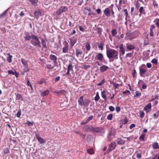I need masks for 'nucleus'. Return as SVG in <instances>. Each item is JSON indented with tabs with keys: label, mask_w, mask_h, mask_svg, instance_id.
<instances>
[{
	"label": "nucleus",
	"mask_w": 159,
	"mask_h": 159,
	"mask_svg": "<svg viewBox=\"0 0 159 159\" xmlns=\"http://www.w3.org/2000/svg\"><path fill=\"white\" fill-rule=\"evenodd\" d=\"M156 28L155 26L154 25H151L150 30V36L152 37L154 35L153 30Z\"/></svg>",
	"instance_id": "obj_17"
},
{
	"label": "nucleus",
	"mask_w": 159,
	"mask_h": 159,
	"mask_svg": "<svg viewBox=\"0 0 159 159\" xmlns=\"http://www.w3.org/2000/svg\"><path fill=\"white\" fill-rule=\"evenodd\" d=\"M153 22L155 23L157 28L159 29V18L155 19Z\"/></svg>",
	"instance_id": "obj_26"
},
{
	"label": "nucleus",
	"mask_w": 159,
	"mask_h": 159,
	"mask_svg": "<svg viewBox=\"0 0 159 159\" xmlns=\"http://www.w3.org/2000/svg\"><path fill=\"white\" fill-rule=\"evenodd\" d=\"M151 62L154 63L155 65H157L158 64V61L155 58H154L151 61Z\"/></svg>",
	"instance_id": "obj_48"
},
{
	"label": "nucleus",
	"mask_w": 159,
	"mask_h": 159,
	"mask_svg": "<svg viewBox=\"0 0 159 159\" xmlns=\"http://www.w3.org/2000/svg\"><path fill=\"white\" fill-rule=\"evenodd\" d=\"M133 53H127L126 55V57H132V54Z\"/></svg>",
	"instance_id": "obj_58"
},
{
	"label": "nucleus",
	"mask_w": 159,
	"mask_h": 159,
	"mask_svg": "<svg viewBox=\"0 0 159 159\" xmlns=\"http://www.w3.org/2000/svg\"><path fill=\"white\" fill-rule=\"evenodd\" d=\"M87 151L90 154H92L94 153L93 149L92 148L87 149Z\"/></svg>",
	"instance_id": "obj_37"
},
{
	"label": "nucleus",
	"mask_w": 159,
	"mask_h": 159,
	"mask_svg": "<svg viewBox=\"0 0 159 159\" xmlns=\"http://www.w3.org/2000/svg\"><path fill=\"white\" fill-rule=\"evenodd\" d=\"M49 58L51 60L53 61L54 63H57V58L56 56L51 54Z\"/></svg>",
	"instance_id": "obj_13"
},
{
	"label": "nucleus",
	"mask_w": 159,
	"mask_h": 159,
	"mask_svg": "<svg viewBox=\"0 0 159 159\" xmlns=\"http://www.w3.org/2000/svg\"><path fill=\"white\" fill-rule=\"evenodd\" d=\"M63 47L62 48V52L64 53H68L69 52V44L66 41H64L63 43Z\"/></svg>",
	"instance_id": "obj_5"
},
{
	"label": "nucleus",
	"mask_w": 159,
	"mask_h": 159,
	"mask_svg": "<svg viewBox=\"0 0 159 159\" xmlns=\"http://www.w3.org/2000/svg\"><path fill=\"white\" fill-rule=\"evenodd\" d=\"M15 95L16 96V100H23V97L21 94L17 93H15Z\"/></svg>",
	"instance_id": "obj_21"
},
{
	"label": "nucleus",
	"mask_w": 159,
	"mask_h": 159,
	"mask_svg": "<svg viewBox=\"0 0 159 159\" xmlns=\"http://www.w3.org/2000/svg\"><path fill=\"white\" fill-rule=\"evenodd\" d=\"M75 66L73 63L70 62V63L69 64L67 68V70H70L71 71H73V68Z\"/></svg>",
	"instance_id": "obj_14"
},
{
	"label": "nucleus",
	"mask_w": 159,
	"mask_h": 159,
	"mask_svg": "<svg viewBox=\"0 0 159 159\" xmlns=\"http://www.w3.org/2000/svg\"><path fill=\"white\" fill-rule=\"evenodd\" d=\"M135 47L132 45H127V49L129 50H131L135 48Z\"/></svg>",
	"instance_id": "obj_28"
},
{
	"label": "nucleus",
	"mask_w": 159,
	"mask_h": 159,
	"mask_svg": "<svg viewBox=\"0 0 159 159\" xmlns=\"http://www.w3.org/2000/svg\"><path fill=\"white\" fill-rule=\"evenodd\" d=\"M60 94H64L65 95H66L67 93V92L64 90H60Z\"/></svg>",
	"instance_id": "obj_53"
},
{
	"label": "nucleus",
	"mask_w": 159,
	"mask_h": 159,
	"mask_svg": "<svg viewBox=\"0 0 159 159\" xmlns=\"http://www.w3.org/2000/svg\"><path fill=\"white\" fill-rule=\"evenodd\" d=\"M45 68L48 69H52V66L51 64H47Z\"/></svg>",
	"instance_id": "obj_56"
},
{
	"label": "nucleus",
	"mask_w": 159,
	"mask_h": 159,
	"mask_svg": "<svg viewBox=\"0 0 159 159\" xmlns=\"http://www.w3.org/2000/svg\"><path fill=\"white\" fill-rule=\"evenodd\" d=\"M117 34V32L116 29L113 30L111 31L112 35L113 36H115Z\"/></svg>",
	"instance_id": "obj_40"
},
{
	"label": "nucleus",
	"mask_w": 159,
	"mask_h": 159,
	"mask_svg": "<svg viewBox=\"0 0 159 159\" xmlns=\"http://www.w3.org/2000/svg\"><path fill=\"white\" fill-rule=\"evenodd\" d=\"M99 98L100 97L98 93V92L96 93V95L94 99L95 101H98L99 99Z\"/></svg>",
	"instance_id": "obj_44"
},
{
	"label": "nucleus",
	"mask_w": 159,
	"mask_h": 159,
	"mask_svg": "<svg viewBox=\"0 0 159 159\" xmlns=\"http://www.w3.org/2000/svg\"><path fill=\"white\" fill-rule=\"evenodd\" d=\"M84 96H82L79 98L78 100L79 104L81 106H87L90 102V100L89 99H86L84 101Z\"/></svg>",
	"instance_id": "obj_3"
},
{
	"label": "nucleus",
	"mask_w": 159,
	"mask_h": 159,
	"mask_svg": "<svg viewBox=\"0 0 159 159\" xmlns=\"http://www.w3.org/2000/svg\"><path fill=\"white\" fill-rule=\"evenodd\" d=\"M29 1L31 2L32 5L36 6L37 5L38 0H29Z\"/></svg>",
	"instance_id": "obj_29"
},
{
	"label": "nucleus",
	"mask_w": 159,
	"mask_h": 159,
	"mask_svg": "<svg viewBox=\"0 0 159 159\" xmlns=\"http://www.w3.org/2000/svg\"><path fill=\"white\" fill-rule=\"evenodd\" d=\"M99 48L102 50L103 49V44L102 42H98L97 43Z\"/></svg>",
	"instance_id": "obj_31"
},
{
	"label": "nucleus",
	"mask_w": 159,
	"mask_h": 159,
	"mask_svg": "<svg viewBox=\"0 0 159 159\" xmlns=\"http://www.w3.org/2000/svg\"><path fill=\"white\" fill-rule=\"evenodd\" d=\"M8 73L9 74L15 75L16 73V70L13 71L12 70H9L8 71Z\"/></svg>",
	"instance_id": "obj_42"
},
{
	"label": "nucleus",
	"mask_w": 159,
	"mask_h": 159,
	"mask_svg": "<svg viewBox=\"0 0 159 159\" xmlns=\"http://www.w3.org/2000/svg\"><path fill=\"white\" fill-rule=\"evenodd\" d=\"M42 11L40 10H38L35 11L34 13V16L37 17H39L42 15Z\"/></svg>",
	"instance_id": "obj_20"
},
{
	"label": "nucleus",
	"mask_w": 159,
	"mask_h": 159,
	"mask_svg": "<svg viewBox=\"0 0 159 159\" xmlns=\"http://www.w3.org/2000/svg\"><path fill=\"white\" fill-rule=\"evenodd\" d=\"M49 93V91L48 90L43 91L41 93V95L43 97L48 95Z\"/></svg>",
	"instance_id": "obj_27"
},
{
	"label": "nucleus",
	"mask_w": 159,
	"mask_h": 159,
	"mask_svg": "<svg viewBox=\"0 0 159 159\" xmlns=\"http://www.w3.org/2000/svg\"><path fill=\"white\" fill-rule=\"evenodd\" d=\"M75 52L76 56L77 57H81L83 53L82 50L79 45L76 48Z\"/></svg>",
	"instance_id": "obj_6"
},
{
	"label": "nucleus",
	"mask_w": 159,
	"mask_h": 159,
	"mask_svg": "<svg viewBox=\"0 0 159 159\" xmlns=\"http://www.w3.org/2000/svg\"><path fill=\"white\" fill-rule=\"evenodd\" d=\"M125 2V1L123 0H119V5L120 7L121 6L122 3H124Z\"/></svg>",
	"instance_id": "obj_57"
},
{
	"label": "nucleus",
	"mask_w": 159,
	"mask_h": 159,
	"mask_svg": "<svg viewBox=\"0 0 159 159\" xmlns=\"http://www.w3.org/2000/svg\"><path fill=\"white\" fill-rule=\"evenodd\" d=\"M135 7L137 9H138L140 7V5L138 2H136L135 4Z\"/></svg>",
	"instance_id": "obj_63"
},
{
	"label": "nucleus",
	"mask_w": 159,
	"mask_h": 159,
	"mask_svg": "<svg viewBox=\"0 0 159 159\" xmlns=\"http://www.w3.org/2000/svg\"><path fill=\"white\" fill-rule=\"evenodd\" d=\"M109 68V67L107 66L103 65L100 67V70L101 72H103L106 71Z\"/></svg>",
	"instance_id": "obj_18"
},
{
	"label": "nucleus",
	"mask_w": 159,
	"mask_h": 159,
	"mask_svg": "<svg viewBox=\"0 0 159 159\" xmlns=\"http://www.w3.org/2000/svg\"><path fill=\"white\" fill-rule=\"evenodd\" d=\"M158 116V113L157 112L153 114V118L154 119H156L157 118Z\"/></svg>",
	"instance_id": "obj_54"
},
{
	"label": "nucleus",
	"mask_w": 159,
	"mask_h": 159,
	"mask_svg": "<svg viewBox=\"0 0 159 159\" xmlns=\"http://www.w3.org/2000/svg\"><path fill=\"white\" fill-rule=\"evenodd\" d=\"M60 9L63 12L65 11L68 10L66 6L62 7L60 8Z\"/></svg>",
	"instance_id": "obj_43"
},
{
	"label": "nucleus",
	"mask_w": 159,
	"mask_h": 159,
	"mask_svg": "<svg viewBox=\"0 0 159 159\" xmlns=\"http://www.w3.org/2000/svg\"><path fill=\"white\" fill-rule=\"evenodd\" d=\"M63 12L61 11V9H60V8L56 12V14L59 16Z\"/></svg>",
	"instance_id": "obj_49"
},
{
	"label": "nucleus",
	"mask_w": 159,
	"mask_h": 159,
	"mask_svg": "<svg viewBox=\"0 0 159 159\" xmlns=\"http://www.w3.org/2000/svg\"><path fill=\"white\" fill-rule=\"evenodd\" d=\"M152 147L153 149H158L159 148V146L157 143H155L152 145Z\"/></svg>",
	"instance_id": "obj_33"
},
{
	"label": "nucleus",
	"mask_w": 159,
	"mask_h": 159,
	"mask_svg": "<svg viewBox=\"0 0 159 159\" xmlns=\"http://www.w3.org/2000/svg\"><path fill=\"white\" fill-rule=\"evenodd\" d=\"M121 52L123 54H124L125 53V49L122 45H121L120 47Z\"/></svg>",
	"instance_id": "obj_45"
},
{
	"label": "nucleus",
	"mask_w": 159,
	"mask_h": 159,
	"mask_svg": "<svg viewBox=\"0 0 159 159\" xmlns=\"http://www.w3.org/2000/svg\"><path fill=\"white\" fill-rule=\"evenodd\" d=\"M36 137L38 141L41 144L44 143L45 142L44 139L37 135H36Z\"/></svg>",
	"instance_id": "obj_19"
},
{
	"label": "nucleus",
	"mask_w": 159,
	"mask_h": 159,
	"mask_svg": "<svg viewBox=\"0 0 159 159\" xmlns=\"http://www.w3.org/2000/svg\"><path fill=\"white\" fill-rule=\"evenodd\" d=\"M139 16H140L142 15V14H145V10L143 7H140L139 9Z\"/></svg>",
	"instance_id": "obj_22"
},
{
	"label": "nucleus",
	"mask_w": 159,
	"mask_h": 159,
	"mask_svg": "<svg viewBox=\"0 0 159 159\" xmlns=\"http://www.w3.org/2000/svg\"><path fill=\"white\" fill-rule=\"evenodd\" d=\"M105 81L104 79H103L100 83L97 84L98 86H101L105 83Z\"/></svg>",
	"instance_id": "obj_47"
},
{
	"label": "nucleus",
	"mask_w": 159,
	"mask_h": 159,
	"mask_svg": "<svg viewBox=\"0 0 159 159\" xmlns=\"http://www.w3.org/2000/svg\"><path fill=\"white\" fill-rule=\"evenodd\" d=\"M159 96L157 94H155L154 96H152V99L150 101H152L156 99H158Z\"/></svg>",
	"instance_id": "obj_38"
},
{
	"label": "nucleus",
	"mask_w": 159,
	"mask_h": 159,
	"mask_svg": "<svg viewBox=\"0 0 159 159\" xmlns=\"http://www.w3.org/2000/svg\"><path fill=\"white\" fill-rule=\"evenodd\" d=\"M124 11L125 12V16H126V18L127 17H128V12L127 11V10L126 9H124Z\"/></svg>",
	"instance_id": "obj_60"
},
{
	"label": "nucleus",
	"mask_w": 159,
	"mask_h": 159,
	"mask_svg": "<svg viewBox=\"0 0 159 159\" xmlns=\"http://www.w3.org/2000/svg\"><path fill=\"white\" fill-rule=\"evenodd\" d=\"M113 118V115L111 114H110L107 116V119L108 120H111Z\"/></svg>",
	"instance_id": "obj_46"
},
{
	"label": "nucleus",
	"mask_w": 159,
	"mask_h": 159,
	"mask_svg": "<svg viewBox=\"0 0 159 159\" xmlns=\"http://www.w3.org/2000/svg\"><path fill=\"white\" fill-rule=\"evenodd\" d=\"M135 93V94L134 95V97H140L141 95V93L140 92H139L138 91H136Z\"/></svg>",
	"instance_id": "obj_39"
},
{
	"label": "nucleus",
	"mask_w": 159,
	"mask_h": 159,
	"mask_svg": "<svg viewBox=\"0 0 159 159\" xmlns=\"http://www.w3.org/2000/svg\"><path fill=\"white\" fill-rule=\"evenodd\" d=\"M92 127H93V126L89 125H86L83 128V131L84 132H91Z\"/></svg>",
	"instance_id": "obj_10"
},
{
	"label": "nucleus",
	"mask_w": 159,
	"mask_h": 159,
	"mask_svg": "<svg viewBox=\"0 0 159 159\" xmlns=\"http://www.w3.org/2000/svg\"><path fill=\"white\" fill-rule=\"evenodd\" d=\"M101 95L102 98L106 100L107 99V96L106 94V92L104 90H103L101 92Z\"/></svg>",
	"instance_id": "obj_32"
},
{
	"label": "nucleus",
	"mask_w": 159,
	"mask_h": 159,
	"mask_svg": "<svg viewBox=\"0 0 159 159\" xmlns=\"http://www.w3.org/2000/svg\"><path fill=\"white\" fill-rule=\"evenodd\" d=\"M104 14L107 16H110V11L109 7L105 9L104 11Z\"/></svg>",
	"instance_id": "obj_15"
},
{
	"label": "nucleus",
	"mask_w": 159,
	"mask_h": 159,
	"mask_svg": "<svg viewBox=\"0 0 159 159\" xmlns=\"http://www.w3.org/2000/svg\"><path fill=\"white\" fill-rule=\"evenodd\" d=\"M85 47L87 51H89L91 49V46L89 42H87L85 43Z\"/></svg>",
	"instance_id": "obj_30"
},
{
	"label": "nucleus",
	"mask_w": 159,
	"mask_h": 159,
	"mask_svg": "<svg viewBox=\"0 0 159 159\" xmlns=\"http://www.w3.org/2000/svg\"><path fill=\"white\" fill-rule=\"evenodd\" d=\"M139 74L141 77H144V74L148 71V69H142L141 67H139Z\"/></svg>",
	"instance_id": "obj_11"
},
{
	"label": "nucleus",
	"mask_w": 159,
	"mask_h": 159,
	"mask_svg": "<svg viewBox=\"0 0 159 159\" xmlns=\"http://www.w3.org/2000/svg\"><path fill=\"white\" fill-rule=\"evenodd\" d=\"M149 44V40L148 39L147 40H145L144 41V42L143 43L144 45L146 46L147 45Z\"/></svg>",
	"instance_id": "obj_55"
},
{
	"label": "nucleus",
	"mask_w": 159,
	"mask_h": 159,
	"mask_svg": "<svg viewBox=\"0 0 159 159\" xmlns=\"http://www.w3.org/2000/svg\"><path fill=\"white\" fill-rule=\"evenodd\" d=\"M31 39V36H30L29 35H26L24 37V39L25 41H26L28 40H30Z\"/></svg>",
	"instance_id": "obj_35"
},
{
	"label": "nucleus",
	"mask_w": 159,
	"mask_h": 159,
	"mask_svg": "<svg viewBox=\"0 0 159 159\" xmlns=\"http://www.w3.org/2000/svg\"><path fill=\"white\" fill-rule=\"evenodd\" d=\"M114 6V5L113 4H112L110 6H109V8H110V12H111L112 16L113 17H115V12L113 10V7Z\"/></svg>",
	"instance_id": "obj_24"
},
{
	"label": "nucleus",
	"mask_w": 159,
	"mask_h": 159,
	"mask_svg": "<svg viewBox=\"0 0 159 159\" xmlns=\"http://www.w3.org/2000/svg\"><path fill=\"white\" fill-rule=\"evenodd\" d=\"M31 39L32 40L30 43L33 45L39 48L41 47V42L36 36L34 34L32 35Z\"/></svg>",
	"instance_id": "obj_2"
},
{
	"label": "nucleus",
	"mask_w": 159,
	"mask_h": 159,
	"mask_svg": "<svg viewBox=\"0 0 159 159\" xmlns=\"http://www.w3.org/2000/svg\"><path fill=\"white\" fill-rule=\"evenodd\" d=\"M95 58L98 60L102 62L104 59V56L101 53H97Z\"/></svg>",
	"instance_id": "obj_7"
},
{
	"label": "nucleus",
	"mask_w": 159,
	"mask_h": 159,
	"mask_svg": "<svg viewBox=\"0 0 159 159\" xmlns=\"http://www.w3.org/2000/svg\"><path fill=\"white\" fill-rule=\"evenodd\" d=\"M3 151L5 153L8 154L10 152V151H9L8 148H4Z\"/></svg>",
	"instance_id": "obj_51"
},
{
	"label": "nucleus",
	"mask_w": 159,
	"mask_h": 159,
	"mask_svg": "<svg viewBox=\"0 0 159 159\" xmlns=\"http://www.w3.org/2000/svg\"><path fill=\"white\" fill-rule=\"evenodd\" d=\"M12 57V56L11 55H10L9 57L7 58V61L9 63H11L12 61L11 59V58Z\"/></svg>",
	"instance_id": "obj_52"
},
{
	"label": "nucleus",
	"mask_w": 159,
	"mask_h": 159,
	"mask_svg": "<svg viewBox=\"0 0 159 159\" xmlns=\"http://www.w3.org/2000/svg\"><path fill=\"white\" fill-rule=\"evenodd\" d=\"M144 115L145 114L143 111L141 110L139 111V116L140 117L143 118L144 116Z\"/></svg>",
	"instance_id": "obj_41"
},
{
	"label": "nucleus",
	"mask_w": 159,
	"mask_h": 159,
	"mask_svg": "<svg viewBox=\"0 0 159 159\" xmlns=\"http://www.w3.org/2000/svg\"><path fill=\"white\" fill-rule=\"evenodd\" d=\"M70 42L71 47L72 48L76 43L77 40V39L75 37H73L70 39Z\"/></svg>",
	"instance_id": "obj_9"
},
{
	"label": "nucleus",
	"mask_w": 159,
	"mask_h": 159,
	"mask_svg": "<svg viewBox=\"0 0 159 159\" xmlns=\"http://www.w3.org/2000/svg\"><path fill=\"white\" fill-rule=\"evenodd\" d=\"M96 31L100 35L102 34V28L98 27L96 28Z\"/></svg>",
	"instance_id": "obj_34"
},
{
	"label": "nucleus",
	"mask_w": 159,
	"mask_h": 159,
	"mask_svg": "<svg viewBox=\"0 0 159 159\" xmlns=\"http://www.w3.org/2000/svg\"><path fill=\"white\" fill-rule=\"evenodd\" d=\"M26 124H27L29 126H30V125H32L33 124V122H32L29 121H27Z\"/></svg>",
	"instance_id": "obj_59"
},
{
	"label": "nucleus",
	"mask_w": 159,
	"mask_h": 159,
	"mask_svg": "<svg viewBox=\"0 0 159 159\" xmlns=\"http://www.w3.org/2000/svg\"><path fill=\"white\" fill-rule=\"evenodd\" d=\"M91 132H93L94 133H97L99 132L101 133L105 132V130L103 128L101 127H94L93 126L92 127Z\"/></svg>",
	"instance_id": "obj_4"
},
{
	"label": "nucleus",
	"mask_w": 159,
	"mask_h": 159,
	"mask_svg": "<svg viewBox=\"0 0 159 159\" xmlns=\"http://www.w3.org/2000/svg\"><path fill=\"white\" fill-rule=\"evenodd\" d=\"M144 137H145V135L142 134L140 137L139 139L140 140L141 139L143 141L144 139Z\"/></svg>",
	"instance_id": "obj_64"
},
{
	"label": "nucleus",
	"mask_w": 159,
	"mask_h": 159,
	"mask_svg": "<svg viewBox=\"0 0 159 159\" xmlns=\"http://www.w3.org/2000/svg\"><path fill=\"white\" fill-rule=\"evenodd\" d=\"M117 143L120 145H123L125 143V141L121 138H118L117 139Z\"/></svg>",
	"instance_id": "obj_23"
},
{
	"label": "nucleus",
	"mask_w": 159,
	"mask_h": 159,
	"mask_svg": "<svg viewBox=\"0 0 159 159\" xmlns=\"http://www.w3.org/2000/svg\"><path fill=\"white\" fill-rule=\"evenodd\" d=\"M142 84V88L143 89H145L147 88V84L144 83V81L142 80H139V81L138 84L139 85L140 84Z\"/></svg>",
	"instance_id": "obj_16"
},
{
	"label": "nucleus",
	"mask_w": 159,
	"mask_h": 159,
	"mask_svg": "<svg viewBox=\"0 0 159 159\" xmlns=\"http://www.w3.org/2000/svg\"><path fill=\"white\" fill-rule=\"evenodd\" d=\"M59 45L57 43H55L54 44V48H56L57 50L59 48Z\"/></svg>",
	"instance_id": "obj_62"
},
{
	"label": "nucleus",
	"mask_w": 159,
	"mask_h": 159,
	"mask_svg": "<svg viewBox=\"0 0 159 159\" xmlns=\"http://www.w3.org/2000/svg\"><path fill=\"white\" fill-rule=\"evenodd\" d=\"M116 143L115 142H112L110 144V148L111 150L114 149L116 147Z\"/></svg>",
	"instance_id": "obj_25"
},
{
	"label": "nucleus",
	"mask_w": 159,
	"mask_h": 159,
	"mask_svg": "<svg viewBox=\"0 0 159 159\" xmlns=\"http://www.w3.org/2000/svg\"><path fill=\"white\" fill-rule=\"evenodd\" d=\"M113 86L114 87L115 89L117 88L119 86L118 84H116V83H113Z\"/></svg>",
	"instance_id": "obj_61"
},
{
	"label": "nucleus",
	"mask_w": 159,
	"mask_h": 159,
	"mask_svg": "<svg viewBox=\"0 0 159 159\" xmlns=\"http://www.w3.org/2000/svg\"><path fill=\"white\" fill-rule=\"evenodd\" d=\"M130 93V92L129 90H127L125 91H124L122 93V94H125L126 96L128 95Z\"/></svg>",
	"instance_id": "obj_50"
},
{
	"label": "nucleus",
	"mask_w": 159,
	"mask_h": 159,
	"mask_svg": "<svg viewBox=\"0 0 159 159\" xmlns=\"http://www.w3.org/2000/svg\"><path fill=\"white\" fill-rule=\"evenodd\" d=\"M151 103H149L145 107H144V110L146 111L147 113H148L151 111Z\"/></svg>",
	"instance_id": "obj_12"
},
{
	"label": "nucleus",
	"mask_w": 159,
	"mask_h": 159,
	"mask_svg": "<svg viewBox=\"0 0 159 159\" xmlns=\"http://www.w3.org/2000/svg\"><path fill=\"white\" fill-rule=\"evenodd\" d=\"M106 54L107 57L109 59L110 62L113 61L114 59H118V52L114 49H107Z\"/></svg>",
	"instance_id": "obj_1"
},
{
	"label": "nucleus",
	"mask_w": 159,
	"mask_h": 159,
	"mask_svg": "<svg viewBox=\"0 0 159 159\" xmlns=\"http://www.w3.org/2000/svg\"><path fill=\"white\" fill-rule=\"evenodd\" d=\"M41 43L43 47L44 48H47L48 46V40L46 39H44L43 38H41Z\"/></svg>",
	"instance_id": "obj_8"
},
{
	"label": "nucleus",
	"mask_w": 159,
	"mask_h": 159,
	"mask_svg": "<svg viewBox=\"0 0 159 159\" xmlns=\"http://www.w3.org/2000/svg\"><path fill=\"white\" fill-rule=\"evenodd\" d=\"M21 61L24 66H26L27 65V61H26L25 59L22 58L21 59Z\"/></svg>",
	"instance_id": "obj_36"
}]
</instances>
